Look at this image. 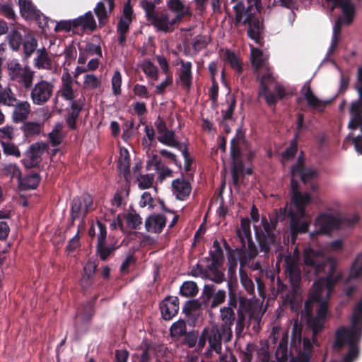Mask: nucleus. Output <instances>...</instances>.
<instances>
[{
  "instance_id": "1",
  "label": "nucleus",
  "mask_w": 362,
  "mask_h": 362,
  "mask_svg": "<svg viewBox=\"0 0 362 362\" xmlns=\"http://www.w3.org/2000/svg\"><path fill=\"white\" fill-rule=\"evenodd\" d=\"M323 284L320 281H315L300 313L305 321L307 328L312 331V339L308 337L303 338V350L300 349V346L294 348L297 352L307 354L310 357L313 349V344H317V337L325 328L328 313V303L323 298Z\"/></svg>"
},
{
  "instance_id": "2",
  "label": "nucleus",
  "mask_w": 362,
  "mask_h": 362,
  "mask_svg": "<svg viewBox=\"0 0 362 362\" xmlns=\"http://www.w3.org/2000/svg\"><path fill=\"white\" fill-rule=\"evenodd\" d=\"M303 262L305 271L308 274L313 273L315 276H319L325 272L327 266H329L328 274L325 278L327 286L332 288L339 281L341 276L334 275L335 266L333 263H329L324 259L320 253L313 248L308 247L303 251Z\"/></svg>"
},
{
  "instance_id": "3",
  "label": "nucleus",
  "mask_w": 362,
  "mask_h": 362,
  "mask_svg": "<svg viewBox=\"0 0 362 362\" xmlns=\"http://www.w3.org/2000/svg\"><path fill=\"white\" fill-rule=\"evenodd\" d=\"M252 5L245 8L243 1L237 3L233 6V10L235 14V27H238L240 23L247 25V36L259 46L263 47L264 43V38L262 36L263 26L256 15L252 13Z\"/></svg>"
},
{
  "instance_id": "4",
  "label": "nucleus",
  "mask_w": 362,
  "mask_h": 362,
  "mask_svg": "<svg viewBox=\"0 0 362 362\" xmlns=\"http://www.w3.org/2000/svg\"><path fill=\"white\" fill-rule=\"evenodd\" d=\"M9 79L21 90L28 91L33 85L35 71L28 65L23 66L18 59H13L7 64Z\"/></svg>"
},
{
  "instance_id": "5",
  "label": "nucleus",
  "mask_w": 362,
  "mask_h": 362,
  "mask_svg": "<svg viewBox=\"0 0 362 362\" xmlns=\"http://www.w3.org/2000/svg\"><path fill=\"white\" fill-rule=\"evenodd\" d=\"M141 6L145 12L146 21L159 32L165 33L174 30L170 26V14L165 10H156V5L151 1L143 0Z\"/></svg>"
},
{
  "instance_id": "6",
  "label": "nucleus",
  "mask_w": 362,
  "mask_h": 362,
  "mask_svg": "<svg viewBox=\"0 0 362 362\" xmlns=\"http://www.w3.org/2000/svg\"><path fill=\"white\" fill-rule=\"evenodd\" d=\"M238 287L237 281L228 280V288L229 299L228 305L231 308L237 309V319L235 323V334L239 337L244 329L246 320V311L243 309V305L246 302V298L243 296H238L236 288Z\"/></svg>"
},
{
  "instance_id": "7",
  "label": "nucleus",
  "mask_w": 362,
  "mask_h": 362,
  "mask_svg": "<svg viewBox=\"0 0 362 362\" xmlns=\"http://www.w3.org/2000/svg\"><path fill=\"white\" fill-rule=\"evenodd\" d=\"M361 334H358L354 329H348V327H341L336 332V339L334 346L336 349H341L345 343L349 344V350L344 356L352 360H356L358 356V348L357 343L360 340Z\"/></svg>"
},
{
  "instance_id": "8",
  "label": "nucleus",
  "mask_w": 362,
  "mask_h": 362,
  "mask_svg": "<svg viewBox=\"0 0 362 362\" xmlns=\"http://www.w3.org/2000/svg\"><path fill=\"white\" fill-rule=\"evenodd\" d=\"M93 203V197L88 193H84L81 196L75 197L73 199L70 212L72 225L75 220L86 216L91 210Z\"/></svg>"
},
{
  "instance_id": "9",
  "label": "nucleus",
  "mask_w": 362,
  "mask_h": 362,
  "mask_svg": "<svg viewBox=\"0 0 362 362\" xmlns=\"http://www.w3.org/2000/svg\"><path fill=\"white\" fill-rule=\"evenodd\" d=\"M54 86L45 80H40L29 90L30 98L33 104L43 105L48 102L52 95Z\"/></svg>"
},
{
  "instance_id": "10",
  "label": "nucleus",
  "mask_w": 362,
  "mask_h": 362,
  "mask_svg": "<svg viewBox=\"0 0 362 362\" xmlns=\"http://www.w3.org/2000/svg\"><path fill=\"white\" fill-rule=\"evenodd\" d=\"M48 146L44 142H37L29 146L24 153L22 163L25 168L37 167L42 161V156L47 151Z\"/></svg>"
},
{
  "instance_id": "11",
  "label": "nucleus",
  "mask_w": 362,
  "mask_h": 362,
  "mask_svg": "<svg viewBox=\"0 0 362 362\" xmlns=\"http://www.w3.org/2000/svg\"><path fill=\"white\" fill-rule=\"evenodd\" d=\"M255 234L260 251L264 252V255H268L273 247L276 251L281 247L279 234L264 235L262 233L261 228L257 227L255 228Z\"/></svg>"
},
{
  "instance_id": "12",
  "label": "nucleus",
  "mask_w": 362,
  "mask_h": 362,
  "mask_svg": "<svg viewBox=\"0 0 362 362\" xmlns=\"http://www.w3.org/2000/svg\"><path fill=\"white\" fill-rule=\"evenodd\" d=\"M340 226L339 220L334 216L322 214L317 216L315 221V233L328 235Z\"/></svg>"
},
{
  "instance_id": "13",
  "label": "nucleus",
  "mask_w": 362,
  "mask_h": 362,
  "mask_svg": "<svg viewBox=\"0 0 362 362\" xmlns=\"http://www.w3.org/2000/svg\"><path fill=\"white\" fill-rule=\"evenodd\" d=\"M15 102H11L12 105H8L7 107H13V110L11 115L12 120L14 123L25 122L31 112V107L29 102L22 101L15 96Z\"/></svg>"
},
{
  "instance_id": "14",
  "label": "nucleus",
  "mask_w": 362,
  "mask_h": 362,
  "mask_svg": "<svg viewBox=\"0 0 362 362\" xmlns=\"http://www.w3.org/2000/svg\"><path fill=\"white\" fill-rule=\"evenodd\" d=\"M179 298L177 296H168L160 303L162 318L165 320H172L179 311Z\"/></svg>"
},
{
  "instance_id": "15",
  "label": "nucleus",
  "mask_w": 362,
  "mask_h": 362,
  "mask_svg": "<svg viewBox=\"0 0 362 362\" xmlns=\"http://www.w3.org/2000/svg\"><path fill=\"white\" fill-rule=\"evenodd\" d=\"M285 272L293 287H297L301 281V271L297 261L291 255L284 258Z\"/></svg>"
},
{
  "instance_id": "16",
  "label": "nucleus",
  "mask_w": 362,
  "mask_h": 362,
  "mask_svg": "<svg viewBox=\"0 0 362 362\" xmlns=\"http://www.w3.org/2000/svg\"><path fill=\"white\" fill-rule=\"evenodd\" d=\"M18 4L20 12L23 17L35 20L41 28L46 25V22L42 25L40 21L41 18L42 17L45 20V16H42V13L36 8L31 0H19Z\"/></svg>"
},
{
  "instance_id": "17",
  "label": "nucleus",
  "mask_w": 362,
  "mask_h": 362,
  "mask_svg": "<svg viewBox=\"0 0 362 362\" xmlns=\"http://www.w3.org/2000/svg\"><path fill=\"white\" fill-rule=\"evenodd\" d=\"M289 216L291 218V238L294 241L299 233H305L308 231L309 222L303 220L304 217H300L296 214H294V211L292 209L289 211Z\"/></svg>"
},
{
  "instance_id": "18",
  "label": "nucleus",
  "mask_w": 362,
  "mask_h": 362,
  "mask_svg": "<svg viewBox=\"0 0 362 362\" xmlns=\"http://www.w3.org/2000/svg\"><path fill=\"white\" fill-rule=\"evenodd\" d=\"M327 2L333 4L332 9L335 7L341 9L344 19H342L345 24L349 25L354 21L355 14V7L351 3V0H326Z\"/></svg>"
},
{
  "instance_id": "19",
  "label": "nucleus",
  "mask_w": 362,
  "mask_h": 362,
  "mask_svg": "<svg viewBox=\"0 0 362 362\" xmlns=\"http://www.w3.org/2000/svg\"><path fill=\"white\" fill-rule=\"evenodd\" d=\"M274 78L270 74H264L260 80L259 95H263L269 105H276L278 99L276 95L271 92L268 88V83H272Z\"/></svg>"
},
{
  "instance_id": "20",
  "label": "nucleus",
  "mask_w": 362,
  "mask_h": 362,
  "mask_svg": "<svg viewBox=\"0 0 362 362\" xmlns=\"http://www.w3.org/2000/svg\"><path fill=\"white\" fill-rule=\"evenodd\" d=\"M291 204L296 208V214L300 217H305V207L310 203L311 197L308 193H296V194L291 196Z\"/></svg>"
},
{
  "instance_id": "21",
  "label": "nucleus",
  "mask_w": 362,
  "mask_h": 362,
  "mask_svg": "<svg viewBox=\"0 0 362 362\" xmlns=\"http://www.w3.org/2000/svg\"><path fill=\"white\" fill-rule=\"evenodd\" d=\"M74 83L68 70H66L62 76V86L59 90L61 96L66 100H73L75 98L73 84Z\"/></svg>"
},
{
  "instance_id": "22",
  "label": "nucleus",
  "mask_w": 362,
  "mask_h": 362,
  "mask_svg": "<svg viewBox=\"0 0 362 362\" xmlns=\"http://www.w3.org/2000/svg\"><path fill=\"white\" fill-rule=\"evenodd\" d=\"M172 187L173 193L179 200L186 199L192 190L190 183L183 177L174 180L172 182Z\"/></svg>"
},
{
  "instance_id": "23",
  "label": "nucleus",
  "mask_w": 362,
  "mask_h": 362,
  "mask_svg": "<svg viewBox=\"0 0 362 362\" xmlns=\"http://www.w3.org/2000/svg\"><path fill=\"white\" fill-rule=\"evenodd\" d=\"M166 224V218L162 214L149 216L145 221L148 232L160 233Z\"/></svg>"
},
{
  "instance_id": "24",
  "label": "nucleus",
  "mask_w": 362,
  "mask_h": 362,
  "mask_svg": "<svg viewBox=\"0 0 362 362\" xmlns=\"http://www.w3.org/2000/svg\"><path fill=\"white\" fill-rule=\"evenodd\" d=\"M180 65L179 80L182 87L189 90L192 84V64L190 62H185L183 60H180Z\"/></svg>"
},
{
  "instance_id": "25",
  "label": "nucleus",
  "mask_w": 362,
  "mask_h": 362,
  "mask_svg": "<svg viewBox=\"0 0 362 362\" xmlns=\"http://www.w3.org/2000/svg\"><path fill=\"white\" fill-rule=\"evenodd\" d=\"M74 29L81 28L83 30H90L93 31L97 28L95 20L91 11L86 13L73 20Z\"/></svg>"
},
{
  "instance_id": "26",
  "label": "nucleus",
  "mask_w": 362,
  "mask_h": 362,
  "mask_svg": "<svg viewBox=\"0 0 362 362\" xmlns=\"http://www.w3.org/2000/svg\"><path fill=\"white\" fill-rule=\"evenodd\" d=\"M303 89H305L303 93L304 98L308 103V105L310 107L316 109L319 111H323L325 106L329 103L328 101H322L317 98L313 93L310 86L309 85H305Z\"/></svg>"
},
{
  "instance_id": "27",
  "label": "nucleus",
  "mask_w": 362,
  "mask_h": 362,
  "mask_svg": "<svg viewBox=\"0 0 362 362\" xmlns=\"http://www.w3.org/2000/svg\"><path fill=\"white\" fill-rule=\"evenodd\" d=\"M18 181L19 188L21 190L34 189L40 184V176L37 173H31L23 177L21 176Z\"/></svg>"
},
{
  "instance_id": "28",
  "label": "nucleus",
  "mask_w": 362,
  "mask_h": 362,
  "mask_svg": "<svg viewBox=\"0 0 362 362\" xmlns=\"http://www.w3.org/2000/svg\"><path fill=\"white\" fill-rule=\"evenodd\" d=\"M22 46L24 59H28L35 52L37 47V40L33 33L28 32L24 35Z\"/></svg>"
},
{
  "instance_id": "29",
  "label": "nucleus",
  "mask_w": 362,
  "mask_h": 362,
  "mask_svg": "<svg viewBox=\"0 0 362 362\" xmlns=\"http://www.w3.org/2000/svg\"><path fill=\"white\" fill-rule=\"evenodd\" d=\"M24 35L20 33L18 28L13 27L6 35L9 47L13 51H18L23 44Z\"/></svg>"
},
{
  "instance_id": "30",
  "label": "nucleus",
  "mask_w": 362,
  "mask_h": 362,
  "mask_svg": "<svg viewBox=\"0 0 362 362\" xmlns=\"http://www.w3.org/2000/svg\"><path fill=\"white\" fill-rule=\"evenodd\" d=\"M349 112L351 118L348 124V128L355 130L360 127L362 130V107H357L356 105H351Z\"/></svg>"
},
{
  "instance_id": "31",
  "label": "nucleus",
  "mask_w": 362,
  "mask_h": 362,
  "mask_svg": "<svg viewBox=\"0 0 362 362\" xmlns=\"http://www.w3.org/2000/svg\"><path fill=\"white\" fill-rule=\"evenodd\" d=\"M117 168L126 180L130 177V157L126 148L120 150V158L118 160Z\"/></svg>"
},
{
  "instance_id": "32",
  "label": "nucleus",
  "mask_w": 362,
  "mask_h": 362,
  "mask_svg": "<svg viewBox=\"0 0 362 362\" xmlns=\"http://www.w3.org/2000/svg\"><path fill=\"white\" fill-rule=\"evenodd\" d=\"M222 340L219 328L217 327H213L209 335L208 334V341L210 348L216 353H221L222 349Z\"/></svg>"
},
{
  "instance_id": "33",
  "label": "nucleus",
  "mask_w": 362,
  "mask_h": 362,
  "mask_svg": "<svg viewBox=\"0 0 362 362\" xmlns=\"http://www.w3.org/2000/svg\"><path fill=\"white\" fill-rule=\"evenodd\" d=\"M303 326L301 322L298 321V319L295 320L291 329V345L293 347L299 348L302 340V332H303Z\"/></svg>"
},
{
  "instance_id": "34",
  "label": "nucleus",
  "mask_w": 362,
  "mask_h": 362,
  "mask_svg": "<svg viewBox=\"0 0 362 362\" xmlns=\"http://www.w3.org/2000/svg\"><path fill=\"white\" fill-rule=\"evenodd\" d=\"M37 56L35 59V66L40 69H50L52 67V60L48 56L45 48L37 50Z\"/></svg>"
},
{
  "instance_id": "35",
  "label": "nucleus",
  "mask_w": 362,
  "mask_h": 362,
  "mask_svg": "<svg viewBox=\"0 0 362 362\" xmlns=\"http://www.w3.org/2000/svg\"><path fill=\"white\" fill-rule=\"evenodd\" d=\"M362 277V252L357 255L350 269L346 284H349L352 279Z\"/></svg>"
},
{
  "instance_id": "36",
  "label": "nucleus",
  "mask_w": 362,
  "mask_h": 362,
  "mask_svg": "<svg viewBox=\"0 0 362 362\" xmlns=\"http://www.w3.org/2000/svg\"><path fill=\"white\" fill-rule=\"evenodd\" d=\"M21 131L23 132L26 138L39 135L42 130V125L35 122H24L21 127Z\"/></svg>"
},
{
  "instance_id": "37",
  "label": "nucleus",
  "mask_w": 362,
  "mask_h": 362,
  "mask_svg": "<svg viewBox=\"0 0 362 362\" xmlns=\"http://www.w3.org/2000/svg\"><path fill=\"white\" fill-rule=\"evenodd\" d=\"M117 248L113 245H107L106 242L97 243L96 254L102 261H106L110 256L113 255Z\"/></svg>"
},
{
  "instance_id": "38",
  "label": "nucleus",
  "mask_w": 362,
  "mask_h": 362,
  "mask_svg": "<svg viewBox=\"0 0 362 362\" xmlns=\"http://www.w3.org/2000/svg\"><path fill=\"white\" fill-rule=\"evenodd\" d=\"M198 292L199 288L197 284L192 281H184L180 288V295L186 298L194 297Z\"/></svg>"
},
{
  "instance_id": "39",
  "label": "nucleus",
  "mask_w": 362,
  "mask_h": 362,
  "mask_svg": "<svg viewBox=\"0 0 362 362\" xmlns=\"http://www.w3.org/2000/svg\"><path fill=\"white\" fill-rule=\"evenodd\" d=\"M187 332V325L185 320L180 319L173 323L170 328V335L171 337L179 339Z\"/></svg>"
},
{
  "instance_id": "40",
  "label": "nucleus",
  "mask_w": 362,
  "mask_h": 362,
  "mask_svg": "<svg viewBox=\"0 0 362 362\" xmlns=\"http://www.w3.org/2000/svg\"><path fill=\"white\" fill-rule=\"evenodd\" d=\"M225 59L237 74L240 75L243 73V68L242 64L234 52L227 49L225 52Z\"/></svg>"
},
{
  "instance_id": "41",
  "label": "nucleus",
  "mask_w": 362,
  "mask_h": 362,
  "mask_svg": "<svg viewBox=\"0 0 362 362\" xmlns=\"http://www.w3.org/2000/svg\"><path fill=\"white\" fill-rule=\"evenodd\" d=\"M132 22L125 21L119 19L117 25V33L118 34V44L123 47L126 42V35L129 32V26Z\"/></svg>"
},
{
  "instance_id": "42",
  "label": "nucleus",
  "mask_w": 362,
  "mask_h": 362,
  "mask_svg": "<svg viewBox=\"0 0 362 362\" xmlns=\"http://www.w3.org/2000/svg\"><path fill=\"white\" fill-rule=\"evenodd\" d=\"M221 319L223 322L221 325H233L235 321V313L234 308L223 306L220 310Z\"/></svg>"
},
{
  "instance_id": "43",
  "label": "nucleus",
  "mask_w": 362,
  "mask_h": 362,
  "mask_svg": "<svg viewBox=\"0 0 362 362\" xmlns=\"http://www.w3.org/2000/svg\"><path fill=\"white\" fill-rule=\"evenodd\" d=\"M15 94L9 87H3L0 83V105L7 106L15 102Z\"/></svg>"
},
{
  "instance_id": "44",
  "label": "nucleus",
  "mask_w": 362,
  "mask_h": 362,
  "mask_svg": "<svg viewBox=\"0 0 362 362\" xmlns=\"http://www.w3.org/2000/svg\"><path fill=\"white\" fill-rule=\"evenodd\" d=\"M97 300L95 296L91 300L82 305L81 315L84 322H89L94 315V305Z\"/></svg>"
},
{
  "instance_id": "45",
  "label": "nucleus",
  "mask_w": 362,
  "mask_h": 362,
  "mask_svg": "<svg viewBox=\"0 0 362 362\" xmlns=\"http://www.w3.org/2000/svg\"><path fill=\"white\" fill-rule=\"evenodd\" d=\"M221 265H215L214 267L211 265H208L207 268L210 271L211 274L209 279L216 284H221L226 281L224 273L218 269Z\"/></svg>"
},
{
  "instance_id": "46",
  "label": "nucleus",
  "mask_w": 362,
  "mask_h": 362,
  "mask_svg": "<svg viewBox=\"0 0 362 362\" xmlns=\"http://www.w3.org/2000/svg\"><path fill=\"white\" fill-rule=\"evenodd\" d=\"M199 337V332L197 330H192L187 332L182 337H183L181 344L187 346L189 348H194L197 341Z\"/></svg>"
},
{
  "instance_id": "47",
  "label": "nucleus",
  "mask_w": 362,
  "mask_h": 362,
  "mask_svg": "<svg viewBox=\"0 0 362 362\" xmlns=\"http://www.w3.org/2000/svg\"><path fill=\"white\" fill-rule=\"evenodd\" d=\"M263 52L259 48L251 47V62L252 66L259 69L263 66Z\"/></svg>"
},
{
  "instance_id": "48",
  "label": "nucleus",
  "mask_w": 362,
  "mask_h": 362,
  "mask_svg": "<svg viewBox=\"0 0 362 362\" xmlns=\"http://www.w3.org/2000/svg\"><path fill=\"white\" fill-rule=\"evenodd\" d=\"M95 13L99 21L100 25H105L107 23L109 16L107 14V11L106 10V7L105 4L102 1H100L97 4L95 9Z\"/></svg>"
},
{
  "instance_id": "49",
  "label": "nucleus",
  "mask_w": 362,
  "mask_h": 362,
  "mask_svg": "<svg viewBox=\"0 0 362 362\" xmlns=\"http://www.w3.org/2000/svg\"><path fill=\"white\" fill-rule=\"evenodd\" d=\"M206 261L211 260L209 265L214 267L215 265H222L224 262V255L222 250H214L209 251V257L206 258Z\"/></svg>"
},
{
  "instance_id": "50",
  "label": "nucleus",
  "mask_w": 362,
  "mask_h": 362,
  "mask_svg": "<svg viewBox=\"0 0 362 362\" xmlns=\"http://www.w3.org/2000/svg\"><path fill=\"white\" fill-rule=\"evenodd\" d=\"M301 181L306 184L308 182L311 181L314 178L317 177L318 175L317 171L315 169H312L310 168H304L301 169L300 171L296 173Z\"/></svg>"
},
{
  "instance_id": "51",
  "label": "nucleus",
  "mask_w": 362,
  "mask_h": 362,
  "mask_svg": "<svg viewBox=\"0 0 362 362\" xmlns=\"http://www.w3.org/2000/svg\"><path fill=\"white\" fill-rule=\"evenodd\" d=\"M48 139L52 146L60 145L63 140V135L61 133V127L57 125L52 131L48 134Z\"/></svg>"
},
{
  "instance_id": "52",
  "label": "nucleus",
  "mask_w": 362,
  "mask_h": 362,
  "mask_svg": "<svg viewBox=\"0 0 362 362\" xmlns=\"http://www.w3.org/2000/svg\"><path fill=\"white\" fill-rule=\"evenodd\" d=\"M1 146L3 152L6 156H13L16 158H20L21 154L16 145L10 142L1 141Z\"/></svg>"
},
{
  "instance_id": "53",
  "label": "nucleus",
  "mask_w": 362,
  "mask_h": 362,
  "mask_svg": "<svg viewBox=\"0 0 362 362\" xmlns=\"http://www.w3.org/2000/svg\"><path fill=\"white\" fill-rule=\"evenodd\" d=\"M227 102L229 103L228 109L226 110H222L224 120L232 119L236 106V98L233 95H229L227 98Z\"/></svg>"
},
{
  "instance_id": "54",
  "label": "nucleus",
  "mask_w": 362,
  "mask_h": 362,
  "mask_svg": "<svg viewBox=\"0 0 362 362\" xmlns=\"http://www.w3.org/2000/svg\"><path fill=\"white\" fill-rule=\"evenodd\" d=\"M142 70L144 74L153 79L157 81L158 78V68L150 61L145 62L143 65Z\"/></svg>"
},
{
  "instance_id": "55",
  "label": "nucleus",
  "mask_w": 362,
  "mask_h": 362,
  "mask_svg": "<svg viewBox=\"0 0 362 362\" xmlns=\"http://www.w3.org/2000/svg\"><path fill=\"white\" fill-rule=\"evenodd\" d=\"M112 88L115 95L121 94L122 74L119 70H116L112 78Z\"/></svg>"
},
{
  "instance_id": "56",
  "label": "nucleus",
  "mask_w": 362,
  "mask_h": 362,
  "mask_svg": "<svg viewBox=\"0 0 362 362\" xmlns=\"http://www.w3.org/2000/svg\"><path fill=\"white\" fill-rule=\"evenodd\" d=\"M228 280H236V269L238 266V260L236 257L233 255H230L228 257Z\"/></svg>"
},
{
  "instance_id": "57",
  "label": "nucleus",
  "mask_w": 362,
  "mask_h": 362,
  "mask_svg": "<svg viewBox=\"0 0 362 362\" xmlns=\"http://www.w3.org/2000/svg\"><path fill=\"white\" fill-rule=\"evenodd\" d=\"M127 225L133 230H136L142 223V218L138 214L129 213L126 215Z\"/></svg>"
},
{
  "instance_id": "58",
  "label": "nucleus",
  "mask_w": 362,
  "mask_h": 362,
  "mask_svg": "<svg viewBox=\"0 0 362 362\" xmlns=\"http://www.w3.org/2000/svg\"><path fill=\"white\" fill-rule=\"evenodd\" d=\"M298 151V139L294 138L289 146L282 153V157L285 159H291L295 157Z\"/></svg>"
},
{
  "instance_id": "59",
  "label": "nucleus",
  "mask_w": 362,
  "mask_h": 362,
  "mask_svg": "<svg viewBox=\"0 0 362 362\" xmlns=\"http://www.w3.org/2000/svg\"><path fill=\"white\" fill-rule=\"evenodd\" d=\"M237 236L239 238L240 242L241 243V247L236 249L238 252H244L246 247V240L248 241L249 239H252L251 230H249L248 233L246 230H237Z\"/></svg>"
},
{
  "instance_id": "60",
  "label": "nucleus",
  "mask_w": 362,
  "mask_h": 362,
  "mask_svg": "<svg viewBox=\"0 0 362 362\" xmlns=\"http://www.w3.org/2000/svg\"><path fill=\"white\" fill-rule=\"evenodd\" d=\"M215 293V286L213 284H206L204 286L202 301L204 304H207L213 298Z\"/></svg>"
},
{
  "instance_id": "61",
  "label": "nucleus",
  "mask_w": 362,
  "mask_h": 362,
  "mask_svg": "<svg viewBox=\"0 0 362 362\" xmlns=\"http://www.w3.org/2000/svg\"><path fill=\"white\" fill-rule=\"evenodd\" d=\"M201 307V303L198 300H187L182 308V312L186 315H189L192 312L197 310Z\"/></svg>"
},
{
  "instance_id": "62",
  "label": "nucleus",
  "mask_w": 362,
  "mask_h": 362,
  "mask_svg": "<svg viewBox=\"0 0 362 362\" xmlns=\"http://www.w3.org/2000/svg\"><path fill=\"white\" fill-rule=\"evenodd\" d=\"M83 50L89 56H93L95 54L98 56L99 58H101L103 57L102 49L100 45H95L92 42H88L83 48Z\"/></svg>"
},
{
  "instance_id": "63",
  "label": "nucleus",
  "mask_w": 362,
  "mask_h": 362,
  "mask_svg": "<svg viewBox=\"0 0 362 362\" xmlns=\"http://www.w3.org/2000/svg\"><path fill=\"white\" fill-rule=\"evenodd\" d=\"M226 298V292L224 290L219 289L216 293H214L212 298L211 307L214 308L219 305L224 303Z\"/></svg>"
},
{
  "instance_id": "64",
  "label": "nucleus",
  "mask_w": 362,
  "mask_h": 362,
  "mask_svg": "<svg viewBox=\"0 0 362 362\" xmlns=\"http://www.w3.org/2000/svg\"><path fill=\"white\" fill-rule=\"evenodd\" d=\"M277 362H287L288 361V346L278 344L275 353Z\"/></svg>"
}]
</instances>
